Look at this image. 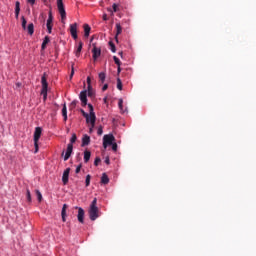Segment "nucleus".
I'll return each mask as SVG.
<instances>
[{
	"mask_svg": "<svg viewBox=\"0 0 256 256\" xmlns=\"http://www.w3.org/2000/svg\"><path fill=\"white\" fill-rule=\"evenodd\" d=\"M41 133H42V129L40 127H36L34 132V146H35L34 153L39 152V138L41 136Z\"/></svg>",
	"mask_w": 256,
	"mask_h": 256,
	"instance_id": "nucleus-2",
	"label": "nucleus"
},
{
	"mask_svg": "<svg viewBox=\"0 0 256 256\" xmlns=\"http://www.w3.org/2000/svg\"><path fill=\"white\" fill-rule=\"evenodd\" d=\"M83 28H84V36L88 38V36L90 35L91 28L88 24H84Z\"/></svg>",
	"mask_w": 256,
	"mask_h": 256,
	"instance_id": "nucleus-16",
	"label": "nucleus"
},
{
	"mask_svg": "<svg viewBox=\"0 0 256 256\" xmlns=\"http://www.w3.org/2000/svg\"><path fill=\"white\" fill-rule=\"evenodd\" d=\"M90 143V137L88 135H84L82 138V144L81 146H87Z\"/></svg>",
	"mask_w": 256,
	"mask_h": 256,
	"instance_id": "nucleus-14",
	"label": "nucleus"
},
{
	"mask_svg": "<svg viewBox=\"0 0 256 256\" xmlns=\"http://www.w3.org/2000/svg\"><path fill=\"white\" fill-rule=\"evenodd\" d=\"M82 47H83V43L80 41L79 42V45H78V48L76 50V56H79L81 50H82Z\"/></svg>",
	"mask_w": 256,
	"mask_h": 256,
	"instance_id": "nucleus-26",
	"label": "nucleus"
},
{
	"mask_svg": "<svg viewBox=\"0 0 256 256\" xmlns=\"http://www.w3.org/2000/svg\"><path fill=\"white\" fill-rule=\"evenodd\" d=\"M93 95V92H92V87L90 89H88V96L91 97Z\"/></svg>",
	"mask_w": 256,
	"mask_h": 256,
	"instance_id": "nucleus-44",
	"label": "nucleus"
},
{
	"mask_svg": "<svg viewBox=\"0 0 256 256\" xmlns=\"http://www.w3.org/2000/svg\"><path fill=\"white\" fill-rule=\"evenodd\" d=\"M115 137L112 134H106L103 137V147L107 148L108 145L113 144Z\"/></svg>",
	"mask_w": 256,
	"mask_h": 256,
	"instance_id": "nucleus-3",
	"label": "nucleus"
},
{
	"mask_svg": "<svg viewBox=\"0 0 256 256\" xmlns=\"http://www.w3.org/2000/svg\"><path fill=\"white\" fill-rule=\"evenodd\" d=\"M118 105H119V108L121 110H123V100L122 99L119 100Z\"/></svg>",
	"mask_w": 256,
	"mask_h": 256,
	"instance_id": "nucleus-39",
	"label": "nucleus"
},
{
	"mask_svg": "<svg viewBox=\"0 0 256 256\" xmlns=\"http://www.w3.org/2000/svg\"><path fill=\"white\" fill-rule=\"evenodd\" d=\"M81 167L82 165L80 164L79 166H77L76 170H75V173H80L81 171Z\"/></svg>",
	"mask_w": 256,
	"mask_h": 256,
	"instance_id": "nucleus-42",
	"label": "nucleus"
},
{
	"mask_svg": "<svg viewBox=\"0 0 256 256\" xmlns=\"http://www.w3.org/2000/svg\"><path fill=\"white\" fill-rule=\"evenodd\" d=\"M96 122V115L95 113L88 114V118H86V123L92 125V127L95 126Z\"/></svg>",
	"mask_w": 256,
	"mask_h": 256,
	"instance_id": "nucleus-6",
	"label": "nucleus"
},
{
	"mask_svg": "<svg viewBox=\"0 0 256 256\" xmlns=\"http://www.w3.org/2000/svg\"><path fill=\"white\" fill-rule=\"evenodd\" d=\"M21 20H22V28L24 30H27V20L25 19V16H22Z\"/></svg>",
	"mask_w": 256,
	"mask_h": 256,
	"instance_id": "nucleus-24",
	"label": "nucleus"
},
{
	"mask_svg": "<svg viewBox=\"0 0 256 256\" xmlns=\"http://www.w3.org/2000/svg\"><path fill=\"white\" fill-rule=\"evenodd\" d=\"M62 116L64 118V121H66L67 120V107H66V104L63 105Z\"/></svg>",
	"mask_w": 256,
	"mask_h": 256,
	"instance_id": "nucleus-22",
	"label": "nucleus"
},
{
	"mask_svg": "<svg viewBox=\"0 0 256 256\" xmlns=\"http://www.w3.org/2000/svg\"><path fill=\"white\" fill-rule=\"evenodd\" d=\"M90 179H91V176L88 174V175L86 176V180H85L86 187H89V185H90Z\"/></svg>",
	"mask_w": 256,
	"mask_h": 256,
	"instance_id": "nucleus-30",
	"label": "nucleus"
},
{
	"mask_svg": "<svg viewBox=\"0 0 256 256\" xmlns=\"http://www.w3.org/2000/svg\"><path fill=\"white\" fill-rule=\"evenodd\" d=\"M36 196H37V199L39 201V203L42 201V194L40 193L39 190H36Z\"/></svg>",
	"mask_w": 256,
	"mask_h": 256,
	"instance_id": "nucleus-28",
	"label": "nucleus"
},
{
	"mask_svg": "<svg viewBox=\"0 0 256 256\" xmlns=\"http://www.w3.org/2000/svg\"><path fill=\"white\" fill-rule=\"evenodd\" d=\"M76 209H78L77 218H78L79 223H84V215H85V212H84L83 208H81V207H76Z\"/></svg>",
	"mask_w": 256,
	"mask_h": 256,
	"instance_id": "nucleus-9",
	"label": "nucleus"
},
{
	"mask_svg": "<svg viewBox=\"0 0 256 256\" xmlns=\"http://www.w3.org/2000/svg\"><path fill=\"white\" fill-rule=\"evenodd\" d=\"M109 45H110L111 51H112L113 53H115V52H116V47H115V45H114L112 42H109Z\"/></svg>",
	"mask_w": 256,
	"mask_h": 256,
	"instance_id": "nucleus-32",
	"label": "nucleus"
},
{
	"mask_svg": "<svg viewBox=\"0 0 256 256\" xmlns=\"http://www.w3.org/2000/svg\"><path fill=\"white\" fill-rule=\"evenodd\" d=\"M35 1H36V0H27V2L30 3L31 5H34V4H35Z\"/></svg>",
	"mask_w": 256,
	"mask_h": 256,
	"instance_id": "nucleus-49",
	"label": "nucleus"
},
{
	"mask_svg": "<svg viewBox=\"0 0 256 256\" xmlns=\"http://www.w3.org/2000/svg\"><path fill=\"white\" fill-rule=\"evenodd\" d=\"M88 107H89V112H90L89 114L94 113L93 106L91 104H88Z\"/></svg>",
	"mask_w": 256,
	"mask_h": 256,
	"instance_id": "nucleus-40",
	"label": "nucleus"
},
{
	"mask_svg": "<svg viewBox=\"0 0 256 256\" xmlns=\"http://www.w3.org/2000/svg\"><path fill=\"white\" fill-rule=\"evenodd\" d=\"M57 7L63 22L66 19V12L64 9L63 0H57Z\"/></svg>",
	"mask_w": 256,
	"mask_h": 256,
	"instance_id": "nucleus-5",
	"label": "nucleus"
},
{
	"mask_svg": "<svg viewBox=\"0 0 256 256\" xmlns=\"http://www.w3.org/2000/svg\"><path fill=\"white\" fill-rule=\"evenodd\" d=\"M97 133H98V135H102L103 129L100 127V128L98 129Z\"/></svg>",
	"mask_w": 256,
	"mask_h": 256,
	"instance_id": "nucleus-47",
	"label": "nucleus"
},
{
	"mask_svg": "<svg viewBox=\"0 0 256 256\" xmlns=\"http://www.w3.org/2000/svg\"><path fill=\"white\" fill-rule=\"evenodd\" d=\"M16 19H19V14H15Z\"/></svg>",
	"mask_w": 256,
	"mask_h": 256,
	"instance_id": "nucleus-53",
	"label": "nucleus"
},
{
	"mask_svg": "<svg viewBox=\"0 0 256 256\" xmlns=\"http://www.w3.org/2000/svg\"><path fill=\"white\" fill-rule=\"evenodd\" d=\"M106 79V74L104 72L99 73V80L101 81V83H104Z\"/></svg>",
	"mask_w": 256,
	"mask_h": 256,
	"instance_id": "nucleus-25",
	"label": "nucleus"
},
{
	"mask_svg": "<svg viewBox=\"0 0 256 256\" xmlns=\"http://www.w3.org/2000/svg\"><path fill=\"white\" fill-rule=\"evenodd\" d=\"M87 84H88V89L91 88V79L90 77H87Z\"/></svg>",
	"mask_w": 256,
	"mask_h": 256,
	"instance_id": "nucleus-41",
	"label": "nucleus"
},
{
	"mask_svg": "<svg viewBox=\"0 0 256 256\" xmlns=\"http://www.w3.org/2000/svg\"><path fill=\"white\" fill-rule=\"evenodd\" d=\"M104 102H105V103L107 102V97L104 98Z\"/></svg>",
	"mask_w": 256,
	"mask_h": 256,
	"instance_id": "nucleus-54",
	"label": "nucleus"
},
{
	"mask_svg": "<svg viewBox=\"0 0 256 256\" xmlns=\"http://www.w3.org/2000/svg\"><path fill=\"white\" fill-rule=\"evenodd\" d=\"M62 155H64V151L62 152Z\"/></svg>",
	"mask_w": 256,
	"mask_h": 256,
	"instance_id": "nucleus-56",
	"label": "nucleus"
},
{
	"mask_svg": "<svg viewBox=\"0 0 256 256\" xmlns=\"http://www.w3.org/2000/svg\"><path fill=\"white\" fill-rule=\"evenodd\" d=\"M46 26H47L48 33L51 34V32H52V23H47Z\"/></svg>",
	"mask_w": 256,
	"mask_h": 256,
	"instance_id": "nucleus-31",
	"label": "nucleus"
},
{
	"mask_svg": "<svg viewBox=\"0 0 256 256\" xmlns=\"http://www.w3.org/2000/svg\"><path fill=\"white\" fill-rule=\"evenodd\" d=\"M26 199L28 203H31L32 198H31V191L29 190V188L26 189Z\"/></svg>",
	"mask_w": 256,
	"mask_h": 256,
	"instance_id": "nucleus-23",
	"label": "nucleus"
},
{
	"mask_svg": "<svg viewBox=\"0 0 256 256\" xmlns=\"http://www.w3.org/2000/svg\"><path fill=\"white\" fill-rule=\"evenodd\" d=\"M93 128H94V127H92V125H91L89 131L92 132V131H93Z\"/></svg>",
	"mask_w": 256,
	"mask_h": 256,
	"instance_id": "nucleus-52",
	"label": "nucleus"
},
{
	"mask_svg": "<svg viewBox=\"0 0 256 256\" xmlns=\"http://www.w3.org/2000/svg\"><path fill=\"white\" fill-rule=\"evenodd\" d=\"M113 11L117 12L118 11V5L117 4H113Z\"/></svg>",
	"mask_w": 256,
	"mask_h": 256,
	"instance_id": "nucleus-43",
	"label": "nucleus"
},
{
	"mask_svg": "<svg viewBox=\"0 0 256 256\" xmlns=\"http://www.w3.org/2000/svg\"><path fill=\"white\" fill-rule=\"evenodd\" d=\"M73 75H74V67L72 66L71 74H70V79H72Z\"/></svg>",
	"mask_w": 256,
	"mask_h": 256,
	"instance_id": "nucleus-46",
	"label": "nucleus"
},
{
	"mask_svg": "<svg viewBox=\"0 0 256 256\" xmlns=\"http://www.w3.org/2000/svg\"><path fill=\"white\" fill-rule=\"evenodd\" d=\"M41 83H42L41 94L43 95V98L45 100L47 98V88H48V83L45 75L42 76Z\"/></svg>",
	"mask_w": 256,
	"mask_h": 256,
	"instance_id": "nucleus-4",
	"label": "nucleus"
},
{
	"mask_svg": "<svg viewBox=\"0 0 256 256\" xmlns=\"http://www.w3.org/2000/svg\"><path fill=\"white\" fill-rule=\"evenodd\" d=\"M113 59H114V62H115L118 66H121V62H120L119 58H117L116 56H114Z\"/></svg>",
	"mask_w": 256,
	"mask_h": 256,
	"instance_id": "nucleus-36",
	"label": "nucleus"
},
{
	"mask_svg": "<svg viewBox=\"0 0 256 256\" xmlns=\"http://www.w3.org/2000/svg\"><path fill=\"white\" fill-rule=\"evenodd\" d=\"M100 163H101V159H100L99 157H97V158L95 159V161H94L95 167H98V164H100Z\"/></svg>",
	"mask_w": 256,
	"mask_h": 256,
	"instance_id": "nucleus-35",
	"label": "nucleus"
},
{
	"mask_svg": "<svg viewBox=\"0 0 256 256\" xmlns=\"http://www.w3.org/2000/svg\"><path fill=\"white\" fill-rule=\"evenodd\" d=\"M52 22H53V16H52V12L50 11L48 15L47 24H52Z\"/></svg>",
	"mask_w": 256,
	"mask_h": 256,
	"instance_id": "nucleus-27",
	"label": "nucleus"
},
{
	"mask_svg": "<svg viewBox=\"0 0 256 256\" xmlns=\"http://www.w3.org/2000/svg\"><path fill=\"white\" fill-rule=\"evenodd\" d=\"M105 163H106V165H109V164H110V159H109L108 156L105 158Z\"/></svg>",
	"mask_w": 256,
	"mask_h": 256,
	"instance_id": "nucleus-45",
	"label": "nucleus"
},
{
	"mask_svg": "<svg viewBox=\"0 0 256 256\" xmlns=\"http://www.w3.org/2000/svg\"><path fill=\"white\" fill-rule=\"evenodd\" d=\"M122 33V27L119 23L116 24V35H115V39L118 42V35H120Z\"/></svg>",
	"mask_w": 256,
	"mask_h": 256,
	"instance_id": "nucleus-15",
	"label": "nucleus"
},
{
	"mask_svg": "<svg viewBox=\"0 0 256 256\" xmlns=\"http://www.w3.org/2000/svg\"><path fill=\"white\" fill-rule=\"evenodd\" d=\"M77 137L75 134L72 135L71 139H70V143L69 144H72L76 141Z\"/></svg>",
	"mask_w": 256,
	"mask_h": 256,
	"instance_id": "nucleus-34",
	"label": "nucleus"
},
{
	"mask_svg": "<svg viewBox=\"0 0 256 256\" xmlns=\"http://www.w3.org/2000/svg\"><path fill=\"white\" fill-rule=\"evenodd\" d=\"M122 87H123L122 82H121L120 78H118V79H117V88H118L119 90H122Z\"/></svg>",
	"mask_w": 256,
	"mask_h": 256,
	"instance_id": "nucleus-29",
	"label": "nucleus"
},
{
	"mask_svg": "<svg viewBox=\"0 0 256 256\" xmlns=\"http://www.w3.org/2000/svg\"><path fill=\"white\" fill-rule=\"evenodd\" d=\"M21 12V3H19V1H17L15 3V14H19Z\"/></svg>",
	"mask_w": 256,
	"mask_h": 256,
	"instance_id": "nucleus-21",
	"label": "nucleus"
},
{
	"mask_svg": "<svg viewBox=\"0 0 256 256\" xmlns=\"http://www.w3.org/2000/svg\"><path fill=\"white\" fill-rule=\"evenodd\" d=\"M107 19H108L107 15L104 14V15H103V20L106 21Z\"/></svg>",
	"mask_w": 256,
	"mask_h": 256,
	"instance_id": "nucleus-50",
	"label": "nucleus"
},
{
	"mask_svg": "<svg viewBox=\"0 0 256 256\" xmlns=\"http://www.w3.org/2000/svg\"><path fill=\"white\" fill-rule=\"evenodd\" d=\"M73 152V145L72 144H68L67 145V150L64 156V161H68L69 157H71Z\"/></svg>",
	"mask_w": 256,
	"mask_h": 256,
	"instance_id": "nucleus-8",
	"label": "nucleus"
},
{
	"mask_svg": "<svg viewBox=\"0 0 256 256\" xmlns=\"http://www.w3.org/2000/svg\"><path fill=\"white\" fill-rule=\"evenodd\" d=\"M79 98L82 102V106L85 107L87 105V91H82L79 95Z\"/></svg>",
	"mask_w": 256,
	"mask_h": 256,
	"instance_id": "nucleus-10",
	"label": "nucleus"
},
{
	"mask_svg": "<svg viewBox=\"0 0 256 256\" xmlns=\"http://www.w3.org/2000/svg\"><path fill=\"white\" fill-rule=\"evenodd\" d=\"M117 71H118V73H120V72H121V68H120V66H118Z\"/></svg>",
	"mask_w": 256,
	"mask_h": 256,
	"instance_id": "nucleus-51",
	"label": "nucleus"
},
{
	"mask_svg": "<svg viewBox=\"0 0 256 256\" xmlns=\"http://www.w3.org/2000/svg\"><path fill=\"white\" fill-rule=\"evenodd\" d=\"M90 157H91V152L88 151V150H86V151L84 152V162H85V163H88Z\"/></svg>",
	"mask_w": 256,
	"mask_h": 256,
	"instance_id": "nucleus-19",
	"label": "nucleus"
},
{
	"mask_svg": "<svg viewBox=\"0 0 256 256\" xmlns=\"http://www.w3.org/2000/svg\"><path fill=\"white\" fill-rule=\"evenodd\" d=\"M80 112L82 113V115L88 119V113H86L83 109H80Z\"/></svg>",
	"mask_w": 256,
	"mask_h": 256,
	"instance_id": "nucleus-38",
	"label": "nucleus"
},
{
	"mask_svg": "<svg viewBox=\"0 0 256 256\" xmlns=\"http://www.w3.org/2000/svg\"><path fill=\"white\" fill-rule=\"evenodd\" d=\"M119 54L122 56V54H123V53H122V52H120Z\"/></svg>",
	"mask_w": 256,
	"mask_h": 256,
	"instance_id": "nucleus-55",
	"label": "nucleus"
},
{
	"mask_svg": "<svg viewBox=\"0 0 256 256\" xmlns=\"http://www.w3.org/2000/svg\"><path fill=\"white\" fill-rule=\"evenodd\" d=\"M50 42V39L48 36H46L43 40V43L41 45V49L44 50L46 48V45Z\"/></svg>",
	"mask_w": 256,
	"mask_h": 256,
	"instance_id": "nucleus-20",
	"label": "nucleus"
},
{
	"mask_svg": "<svg viewBox=\"0 0 256 256\" xmlns=\"http://www.w3.org/2000/svg\"><path fill=\"white\" fill-rule=\"evenodd\" d=\"M66 209H68V205L64 204L61 211V217H62L63 223H65L66 221Z\"/></svg>",
	"mask_w": 256,
	"mask_h": 256,
	"instance_id": "nucleus-13",
	"label": "nucleus"
},
{
	"mask_svg": "<svg viewBox=\"0 0 256 256\" xmlns=\"http://www.w3.org/2000/svg\"><path fill=\"white\" fill-rule=\"evenodd\" d=\"M69 173H70V168H67L63 172V176H62V183H63V185H67L68 179H69Z\"/></svg>",
	"mask_w": 256,
	"mask_h": 256,
	"instance_id": "nucleus-11",
	"label": "nucleus"
},
{
	"mask_svg": "<svg viewBox=\"0 0 256 256\" xmlns=\"http://www.w3.org/2000/svg\"><path fill=\"white\" fill-rule=\"evenodd\" d=\"M77 103H78L77 100L72 101L71 104H70V109H74L76 107Z\"/></svg>",
	"mask_w": 256,
	"mask_h": 256,
	"instance_id": "nucleus-33",
	"label": "nucleus"
},
{
	"mask_svg": "<svg viewBox=\"0 0 256 256\" xmlns=\"http://www.w3.org/2000/svg\"><path fill=\"white\" fill-rule=\"evenodd\" d=\"M101 183H102L103 185H108V183H109V178H108V176L106 175V173H103V175H102V177H101Z\"/></svg>",
	"mask_w": 256,
	"mask_h": 256,
	"instance_id": "nucleus-18",
	"label": "nucleus"
},
{
	"mask_svg": "<svg viewBox=\"0 0 256 256\" xmlns=\"http://www.w3.org/2000/svg\"><path fill=\"white\" fill-rule=\"evenodd\" d=\"M107 89H108V85L105 84V85L102 87V91L104 92V91H106Z\"/></svg>",
	"mask_w": 256,
	"mask_h": 256,
	"instance_id": "nucleus-48",
	"label": "nucleus"
},
{
	"mask_svg": "<svg viewBox=\"0 0 256 256\" xmlns=\"http://www.w3.org/2000/svg\"><path fill=\"white\" fill-rule=\"evenodd\" d=\"M70 33L74 40H76L78 38L76 23L70 25Z\"/></svg>",
	"mask_w": 256,
	"mask_h": 256,
	"instance_id": "nucleus-7",
	"label": "nucleus"
},
{
	"mask_svg": "<svg viewBox=\"0 0 256 256\" xmlns=\"http://www.w3.org/2000/svg\"><path fill=\"white\" fill-rule=\"evenodd\" d=\"M111 145H112V150H113L114 152H116V151H117V148H118L117 144H116L115 142H113Z\"/></svg>",
	"mask_w": 256,
	"mask_h": 256,
	"instance_id": "nucleus-37",
	"label": "nucleus"
},
{
	"mask_svg": "<svg viewBox=\"0 0 256 256\" xmlns=\"http://www.w3.org/2000/svg\"><path fill=\"white\" fill-rule=\"evenodd\" d=\"M89 217L91 221H96L99 217V208L97 207V198H94L89 208Z\"/></svg>",
	"mask_w": 256,
	"mask_h": 256,
	"instance_id": "nucleus-1",
	"label": "nucleus"
},
{
	"mask_svg": "<svg viewBox=\"0 0 256 256\" xmlns=\"http://www.w3.org/2000/svg\"><path fill=\"white\" fill-rule=\"evenodd\" d=\"M92 53H93V59L97 60V58L101 55V49L94 46L92 49Z\"/></svg>",
	"mask_w": 256,
	"mask_h": 256,
	"instance_id": "nucleus-12",
	"label": "nucleus"
},
{
	"mask_svg": "<svg viewBox=\"0 0 256 256\" xmlns=\"http://www.w3.org/2000/svg\"><path fill=\"white\" fill-rule=\"evenodd\" d=\"M28 34L33 35L35 33V25L33 23H30L27 27Z\"/></svg>",
	"mask_w": 256,
	"mask_h": 256,
	"instance_id": "nucleus-17",
	"label": "nucleus"
}]
</instances>
